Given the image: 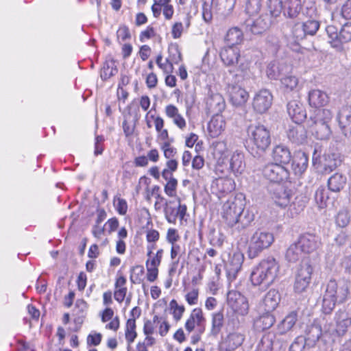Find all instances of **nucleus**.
<instances>
[{
    "label": "nucleus",
    "mask_w": 351,
    "mask_h": 351,
    "mask_svg": "<svg viewBox=\"0 0 351 351\" xmlns=\"http://www.w3.org/2000/svg\"><path fill=\"white\" fill-rule=\"evenodd\" d=\"M291 168L296 176H301L308 167V156L303 152H298L292 157Z\"/></svg>",
    "instance_id": "obj_24"
},
{
    "label": "nucleus",
    "mask_w": 351,
    "mask_h": 351,
    "mask_svg": "<svg viewBox=\"0 0 351 351\" xmlns=\"http://www.w3.org/2000/svg\"><path fill=\"white\" fill-rule=\"evenodd\" d=\"M245 164L244 155L241 152H235L230 160V169L234 174H241L244 171Z\"/></svg>",
    "instance_id": "obj_33"
},
{
    "label": "nucleus",
    "mask_w": 351,
    "mask_h": 351,
    "mask_svg": "<svg viewBox=\"0 0 351 351\" xmlns=\"http://www.w3.org/2000/svg\"><path fill=\"white\" fill-rule=\"evenodd\" d=\"M328 198V195L326 193V190L319 187L317 189L315 194V199L317 203L320 205V207H322L326 202V200Z\"/></svg>",
    "instance_id": "obj_63"
},
{
    "label": "nucleus",
    "mask_w": 351,
    "mask_h": 351,
    "mask_svg": "<svg viewBox=\"0 0 351 351\" xmlns=\"http://www.w3.org/2000/svg\"><path fill=\"white\" fill-rule=\"evenodd\" d=\"M302 9V5L300 0H285L284 1V16L287 18H296Z\"/></svg>",
    "instance_id": "obj_30"
},
{
    "label": "nucleus",
    "mask_w": 351,
    "mask_h": 351,
    "mask_svg": "<svg viewBox=\"0 0 351 351\" xmlns=\"http://www.w3.org/2000/svg\"><path fill=\"white\" fill-rule=\"evenodd\" d=\"M338 302L332 297H328L325 292L322 301V311L325 314H330L334 309L336 303Z\"/></svg>",
    "instance_id": "obj_51"
},
{
    "label": "nucleus",
    "mask_w": 351,
    "mask_h": 351,
    "mask_svg": "<svg viewBox=\"0 0 351 351\" xmlns=\"http://www.w3.org/2000/svg\"><path fill=\"white\" fill-rule=\"evenodd\" d=\"M313 269L308 261L302 262L298 269L294 283V289L297 293L304 292L308 287Z\"/></svg>",
    "instance_id": "obj_7"
},
{
    "label": "nucleus",
    "mask_w": 351,
    "mask_h": 351,
    "mask_svg": "<svg viewBox=\"0 0 351 351\" xmlns=\"http://www.w3.org/2000/svg\"><path fill=\"white\" fill-rule=\"evenodd\" d=\"M280 301L279 292L274 289H270L265 295L263 300V304L266 311H274Z\"/></svg>",
    "instance_id": "obj_32"
},
{
    "label": "nucleus",
    "mask_w": 351,
    "mask_h": 351,
    "mask_svg": "<svg viewBox=\"0 0 351 351\" xmlns=\"http://www.w3.org/2000/svg\"><path fill=\"white\" fill-rule=\"evenodd\" d=\"M291 68L285 62H271L267 68V75L271 80L280 79L288 74Z\"/></svg>",
    "instance_id": "obj_17"
},
{
    "label": "nucleus",
    "mask_w": 351,
    "mask_h": 351,
    "mask_svg": "<svg viewBox=\"0 0 351 351\" xmlns=\"http://www.w3.org/2000/svg\"><path fill=\"white\" fill-rule=\"evenodd\" d=\"M298 242L304 253H311L315 251L320 245V238L315 234L304 233L301 234Z\"/></svg>",
    "instance_id": "obj_16"
},
{
    "label": "nucleus",
    "mask_w": 351,
    "mask_h": 351,
    "mask_svg": "<svg viewBox=\"0 0 351 351\" xmlns=\"http://www.w3.org/2000/svg\"><path fill=\"white\" fill-rule=\"evenodd\" d=\"M230 345L232 344V348H237L241 346L244 341V336L238 332L231 333L228 337Z\"/></svg>",
    "instance_id": "obj_62"
},
{
    "label": "nucleus",
    "mask_w": 351,
    "mask_h": 351,
    "mask_svg": "<svg viewBox=\"0 0 351 351\" xmlns=\"http://www.w3.org/2000/svg\"><path fill=\"white\" fill-rule=\"evenodd\" d=\"M219 55L223 64L232 68L228 71L234 83L241 82L248 75L249 63L242 60L237 47H224L221 49Z\"/></svg>",
    "instance_id": "obj_1"
},
{
    "label": "nucleus",
    "mask_w": 351,
    "mask_h": 351,
    "mask_svg": "<svg viewBox=\"0 0 351 351\" xmlns=\"http://www.w3.org/2000/svg\"><path fill=\"white\" fill-rule=\"evenodd\" d=\"M226 121L224 117L221 114H213L208 124L209 135L213 138L219 136L224 130Z\"/></svg>",
    "instance_id": "obj_25"
},
{
    "label": "nucleus",
    "mask_w": 351,
    "mask_h": 351,
    "mask_svg": "<svg viewBox=\"0 0 351 351\" xmlns=\"http://www.w3.org/2000/svg\"><path fill=\"white\" fill-rule=\"evenodd\" d=\"M306 36H313L319 28V23L316 20H308L302 23Z\"/></svg>",
    "instance_id": "obj_52"
},
{
    "label": "nucleus",
    "mask_w": 351,
    "mask_h": 351,
    "mask_svg": "<svg viewBox=\"0 0 351 351\" xmlns=\"http://www.w3.org/2000/svg\"><path fill=\"white\" fill-rule=\"evenodd\" d=\"M267 311L261 315L254 322L256 327L258 330H265L270 328L276 322V319L271 313Z\"/></svg>",
    "instance_id": "obj_36"
},
{
    "label": "nucleus",
    "mask_w": 351,
    "mask_h": 351,
    "mask_svg": "<svg viewBox=\"0 0 351 351\" xmlns=\"http://www.w3.org/2000/svg\"><path fill=\"white\" fill-rule=\"evenodd\" d=\"M272 157L276 162L281 164H288L292 158L289 149L282 145H276L274 148Z\"/></svg>",
    "instance_id": "obj_28"
},
{
    "label": "nucleus",
    "mask_w": 351,
    "mask_h": 351,
    "mask_svg": "<svg viewBox=\"0 0 351 351\" xmlns=\"http://www.w3.org/2000/svg\"><path fill=\"white\" fill-rule=\"evenodd\" d=\"M296 321L297 313L295 312H291L278 325V332L280 335L285 334L293 327Z\"/></svg>",
    "instance_id": "obj_38"
},
{
    "label": "nucleus",
    "mask_w": 351,
    "mask_h": 351,
    "mask_svg": "<svg viewBox=\"0 0 351 351\" xmlns=\"http://www.w3.org/2000/svg\"><path fill=\"white\" fill-rule=\"evenodd\" d=\"M230 100L235 106H241L245 104L248 99V93L241 86L232 85L228 88Z\"/></svg>",
    "instance_id": "obj_23"
},
{
    "label": "nucleus",
    "mask_w": 351,
    "mask_h": 351,
    "mask_svg": "<svg viewBox=\"0 0 351 351\" xmlns=\"http://www.w3.org/2000/svg\"><path fill=\"white\" fill-rule=\"evenodd\" d=\"M139 183L143 184L146 186L145 199L147 201H150L152 196H156V201L154 204L155 208H156V210L160 209V208H161L160 204L165 200V197L161 196L160 194V186L158 185H154L150 191L149 188V185L150 184V180L148 178H147L146 176L141 177L139 180Z\"/></svg>",
    "instance_id": "obj_21"
},
{
    "label": "nucleus",
    "mask_w": 351,
    "mask_h": 351,
    "mask_svg": "<svg viewBox=\"0 0 351 351\" xmlns=\"http://www.w3.org/2000/svg\"><path fill=\"white\" fill-rule=\"evenodd\" d=\"M207 110L213 114H220L226 108V102L222 95L214 93L209 88L206 98Z\"/></svg>",
    "instance_id": "obj_14"
},
{
    "label": "nucleus",
    "mask_w": 351,
    "mask_h": 351,
    "mask_svg": "<svg viewBox=\"0 0 351 351\" xmlns=\"http://www.w3.org/2000/svg\"><path fill=\"white\" fill-rule=\"evenodd\" d=\"M273 96L267 89H262L254 96L252 102L254 110L259 114L266 112L271 107Z\"/></svg>",
    "instance_id": "obj_13"
},
{
    "label": "nucleus",
    "mask_w": 351,
    "mask_h": 351,
    "mask_svg": "<svg viewBox=\"0 0 351 351\" xmlns=\"http://www.w3.org/2000/svg\"><path fill=\"white\" fill-rule=\"evenodd\" d=\"M146 267H147V279L149 282L155 281L158 275V269L156 267H149V260H147L146 261Z\"/></svg>",
    "instance_id": "obj_64"
},
{
    "label": "nucleus",
    "mask_w": 351,
    "mask_h": 351,
    "mask_svg": "<svg viewBox=\"0 0 351 351\" xmlns=\"http://www.w3.org/2000/svg\"><path fill=\"white\" fill-rule=\"evenodd\" d=\"M164 202V213L167 221L170 223L175 224L178 218L177 210L178 207H173L171 204L173 203L172 201L165 200Z\"/></svg>",
    "instance_id": "obj_42"
},
{
    "label": "nucleus",
    "mask_w": 351,
    "mask_h": 351,
    "mask_svg": "<svg viewBox=\"0 0 351 351\" xmlns=\"http://www.w3.org/2000/svg\"><path fill=\"white\" fill-rule=\"evenodd\" d=\"M273 339L269 335H265L261 339L257 346V351H272Z\"/></svg>",
    "instance_id": "obj_55"
},
{
    "label": "nucleus",
    "mask_w": 351,
    "mask_h": 351,
    "mask_svg": "<svg viewBox=\"0 0 351 351\" xmlns=\"http://www.w3.org/2000/svg\"><path fill=\"white\" fill-rule=\"evenodd\" d=\"M243 256L240 253H234L226 266L227 274L229 278H235L243 264Z\"/></svg>",
    "instance_id": "obj_31"
},
{
    "label": "nucleus",
    "mask_w": 351,
    "mask_h": 351,
    "mask_svg": "<svg viewBox=\"0 0 351 351\" xmlns=\"http://www.w3.org/2000/svg\"><path fill=\"white\" fill-rule=\"evenodd\" d=\"M228 304L232 310L241 315H245L249 311V304L247 298L237 291H230L227 295Z\"/></svg>",
    "instance_id": "obj_10"
},
{
    "label": "nucleus",
    "mask_w": 351,
    "mask_h": 351,
    "mask_svg": "<svg viewBox=\"0 0 351 351\" xmlns=\"http://www.w3.org/2000/svg\"><path fill=\"white\" fill-rule=\"evenodd\" d=\"M337 120L342 134L346 136H351V107L343 106L339 111Z\"/></svg>",
    "instance_id": "obj_18"
},
{
    "label": "nucleus",
    "mask_w": 351,
    "mask_h": 351,
    "mask_svg": "<svg viewBox=\"0 0 351 351\" xmlns=\"http://www.w3.org/2000/svg\"><path fill=\"white\" fill-rule=\"evenodd\" d=\"M348 234L345 231H341L335 239V243H332L326 254V258L332 261L336 260L340 255L339 247L346 245L349 243Z\"/></svg>",
    "instance_id": "obj_19"
},
{
    "label": "nucleus",
    "mask_w": 351,
    "mask_h": 351,
    "mask_svg": "<svg viewBox=\"0 0 351 351\" xmlns=\"http://www.w3.org/2000/svg\"><path fill=\"white\" fill-rule=\"evenodd\" d=\"M350 221L348 210L346 209L340 210L336 217V223L338 226L346 227Z\"/></svg>",
    "instance_id": "obj_53"
},
{
    "label": "nucleus",
    "mask_w": 351,
    "mask_h": 351,
    "mask_svg": "<svg viewBox=\"0 0 351 351\" xmlns=\"http://www.w3.org/2000/svg\"><path fill=\"white\" fill-rule=\"evenodd\" d=\"M268 8L273 17H278L284 12V2L281 0H268Z\"/></svg>",
    "instance_id": "obj_47"
},
{
    "label": "nucleus",
    "mask_w": 351,
    "mask_h": 351,
    "mask_svg": "<svg viewBox=\"0 0 351 351\" xmlns=\"http://www.w3.org/2000/svg\"><path fill=\"white\" fill-rule=\"evenodd\" d=\"M304 28L302 24V23H295L292 29V34L293 36L297 40H302L304 38H306V34L304 32Z\"/></svg>",
    "instance_id": "obj_60"
},
{
    "label": "nucleus",
    "mask_w": 351,
    "mask_h": 351,
    "mask_svg": "<svg viewBox=\"0 0 351 351\" xmlns=\"http://www.w3.org/2000/svg\"><path fill=\"white\" fill-rule=\"evenodd\" d=\"M270 193L275 203L281 207L288 206L293 196V191L281 184L275 185Z\"/></svg>",
    "instance_id": "obj_15"
},
{
    "label": "nucleus",
    "mask_w": 351,
    "mask_h": 351,
    "mask_svg": "<svg viewBox=\"0 0 351 351\" xmlns=\"http://www.w3.org/2000/svg\"><path fill=\"white\" fill-rule=\"evenodd\" d=\"M335 328L325 330V332L328 333L333 337H343L347 331L348 327L351 325L350 319L348 317L344 310L340 309L335 314Z\"/></svg>",
    "instance_id": "obj_12"
},
{
    "label": "nucleus",
    "mask_w": 351,
    "mask_h": 351,
    "mask_svg": "<svg viewBox=\"0 0 351 351\" xmlns=\"http://www.w3.org/2000/svg\"><path fill=\"white\" fill-rule=\"evenodd\" d=\"M223 325V315L219 312L213 314L212 319V328L210 333L213 336H217Z\"/></svg>",
    "instance_id": "obj_44"
},
{
    "label": "nucleus",
    "mask_w": 351,
    "mask_h": 351,
    "mask_svg": "<svg viewBox=\"0 0 351 351\" xmlns=\"http://www.w3.org/2000/svg\"><path fill=\"white\" fill-rule=\"evenodd\" d=\"M309 128L311 132L316 138L319 140H326L329 138L331 130L328 123L326 122H321L317 121H311Z\"/></svg>",
    "instance_id": "obj_22"
},
{
    "label": "nucleus",
    "mask_w": 351,
    "mask_h": 351,
    "mask_svg": "<svg viewBox=\"0 0 351 351\" xmlns=\"http://www.w3.org/2000/svg\"><path fill=\"white\" fill-rule=\"evenodd\" d=\"M332 117V112L326 108H317L313 116L311 117V121L329 123Z\"/></svg>",
    "instance_id": "obj_43"
},
{
    "label": "nucleus",
    "mask_w": 351,
    "mask_h": 351,
    "mask_svg": "<svg viewBox=\"0 0 351 351\" xmlns=\"http://www.w3.org/2000/svg\"><path fill=\"white\" fill-rule=\"evenodd\" d=\"M312 161L317 171L326 173L332 171L341 164L343 156L339 152L333 149H329L321 156L320 153L315 149Z\"/></svg>",
    "instance_id": "obj_3"
},
{
    "label": "nucleus",
    "mask_w": 351,
    "mask_h": 351,
    "mask_svg": "<svg viewBox=\"0 0 351 351\" xmlns=\"http://www.w3.org/2000/svg\"><path fill=\"white\" fill-rule=\"evenodd\" d=\"M322 336V328L318 325H313L306 334V341H310L312 343L317 342Z\"/></svg>",
    "instance_id": "obj_48"
},
{
    "label": "nucleus",
    "mask_w": 351,
    "mask_h": 351,
    "mask_svg": "<svg viewBox=\"0 0 351 351\" xmlns=\"http://www.w3.org/2000/svg\"><path fill=\"white\" fill-rule=\"evenodd\" d=\"M236 0H219V10L224 15H228L233 10Z\"/></svg>",
    "instance_id": "obj_54"
},
{
    "label": "nucleus",
    "mask_w": 351,
    "mask_h": 351,
    "mask_svg": "<svg viewBox=\"0 0 351 351\" xmlns=\"http://www.w3.org/2000/svg\"><path fill=\"white\" fill-rule=\"evenodd\" d=\"M165 113L167 117L172 119L173 123L180 129H183L186 126L184 119L179 114L177 107L172 104H169L165 108Z\"/></svg>",
    "instance_id": "obj_37"
},
{
    "label": "nucleus",
    "mask_w": 351,
    "mask_h": 351,
    "mask_svg": "<svg viewBox=\"0 0 351 351\" xmlns=\"http://www.w3.org/2000/svg\"><path fill=\"white\" fill-rule=\"evenodd\" d=\"M325 292L328 297H332L338 302H343L349 294V287L345 281L337 282L330 280L328 282Z\"/></svg>",
    "instance_id": "obj_9"
},
{
    "label": "nucleus",
    "mask_w": 351,
    "mask_h": 351,
    "mask_svg": "<svg viewBox=\"0 0 351 351\" xmlns=\"http://www.w3.org/2000/svg\"><path fill=\"white\" fill-rule=\"evenodd\" d=\"M133 274L130 276V280L132 283L136 284L141 282V276L144 274V268L142 265H136L131 269Z\"/></svg>",
    "instance_id": "obj_59"
},
{
    "label": "nucleus",
    "mask_w": 351,
    "mask_h": 351,
    "mask_svg": "<svg viewBox=\"0 0 351 351\" xmlns=\"http://www.w3.org/2000/svg\"><path fill=\"white\" fill-rule=\"evenodd\" d=\"M247 134L250 140L258 150L263 152L269 147L271 143L270 132L263 125H250Z\"/></svg>",
    "instance_id": "obj_5"
},
{
    "label": "nucleus",
    "mask_w": 351,
    "mask_h": 351,
    "mask_svg": "<svg viewBox=\"0 0 351 351\" xmlns=\"http://www.w3.org/2000/svg\"><path fill=\"white\" fill-rule=\"evenodd\" d=\"M237 218V229L245 228L254 220L253 215H250L247 211L245 213L243 211L241 215H239V217Z\"/></svg>",
    "instance_id": "obj_50"
},
{
    "label": "nucleus",
    "mask_w": 351,
    "mask_h": 351,
    "mask_svg": "<svg viewBox=\"0 0 351 351\" xmlns=\"http://www.w3.org/2000/svg\"><path fill=\"white\" fill-rule=\"evenodd\" d=\"M274 241L273 233L263 230H257L250 238L248 246V256L254 258L265 249L268 248Z\"/></svg>",
    "instance_id": "obj_4"
},
{
    "label": "nucleus",
    "mask_w": 351,
    "mask_h": 351,
    "mask_svg": "<svg viewBox=\"0 0 351 351\" xmlns=\"http://www.w3.org/2000/svg\"><path fill=\"white\" fill-rule=\"evenodd\" d=\"M262 8V0H246L245 11L249 15H255Z\"/></svg>",
    "instance_id": "obj_46"
},
{
    "label": "nucleus",
    "mask_w": 351,
    "mask_h": 351,
    "mask_svg": "<svg viewBox=\"0 0 351 351\" xmlns=\"http://www.w3.org/2000/svg\"><path fill=\"white\" fill-rule=\"evenodd\" d=\"M328 101V95L322 90L315 89L308 93V103L312 107L319 108L326 105Z\"/></svg>",
    "instance_id": "obj_27"
},
{
    "label": "nucleus",
    "mask_w": 351,
    "mask_h": 351,
    "mask_svg": "<svg viewBox=\"0 0 351 351\" xmlns=\"http://www.w3.org/2000/svg\"><path fill=\"white\" fill-rule=\"evenodd\" d=\"M117 73V69L115 66H110L106 63L104 65L101 71V77L103 80H107L110 77L114 75Z\"/></svg>",
    "instance_id": "obj_61"
},
{
    "label": "nucleus",
    "mask_w": 351,
    "mask_h": 351,
    "mask_svg": "<svg viewBox=\"0 0 351 351\" xmlns=\"http://www.w3.org/2000/svg\"><path fill=\"white\" fill-rule=\"evenodd\" d=\"M217 184L222 193H228L234 189V182L230 178H219L217 181Z\"/></svg>",
    "instance_id": "obj_49"
},
{
    "label": "nucleus",
    "mask_w": 351,
    "mask_h": 351,
    "mask_svg": "<svg viewBox=\"0 0 351 351\" xmlns=\"http://www.w3.org/2000/svg\"><path fill=\"white\" fill-rule=\"evenodd\" d=\"M243 210L244 204L241 199L237 197L229 199L223 205V218L229 226H235L237 217L243 212Z\"/></svg>",
    "instance_id": "obj_6"
},
{
    "label": "nucleus",
    "mask_w": 351,
    "mask_h": 351,
    "mask_svg": "<svg viewBox=\"0 0 351 351\" xmlns=\"http://www.w3.org/2000/svg\"><path fill=\"white\" fill-rule=\"evenodd\" d=\"M264 178L270 182L279 183L288 179L289 172L284 166L277 163H269L262 169Z\"/></svg>",
    "instance_id": "obj_8"
},
{
    "label": "nucleus",
    "mask_w": 351,
    "mask_h": 351,
    "mask_svg": "<svg viewBox=\"0 0 351 351\" xmlns=\"http://www.w3.org/2000/svg\"><path fill=\"white\" fill-rule=\"evenodd\" d=\"M287 112L289 117L295 123H302L306 117V111L303 106L295 101H292L288 104Z\"/></svg>",
    "instance_id": "obj_26"
},
{
    "label": "nucleus",
    "mask_w": 351,
    "mask_h": 351,
    "mask_svg": "<svg viewBox=\"0 0 351 351\" xmlns=\"http://www.w3.org/2000/svg\"><path fill=\"white\" fill-rule=\"evenodd\" d=\"M289 139L293 143L300 145L305 142L306 134L305 129L300 123L291 127L287 132Z\"/></svg>",
    "instance_id": "obj_29"
},
{
    "label": "nucleus",
    "mask_w": 351,
    "mask_h": 351,
    "mask_svg": "<svg viewBox=\"0 0 351 351\" xmlns=\"http://www.w3.org/2000/svg\"><path fill=\"white\" fill-rule=\"evenodd\" d=\"M243 40V32L238 27L230 29L225 36V41L228 46L237 47Z\"/></svg>",
    "instance_id": "obj_39"
},
{
    "label": "nucleus",
    "mask_w": 351,
    "mask_h": 351,
    "mask_svg": "<svg viewBox=\"0 0 351 351\" xmlns=\"http://www.w3.org/2000/svg\"><path fill=\"white\" fill-rule=\"evenodd\" d=\"M346 177L341 173H336L328 180V189L333 192H339L346 184Z\"/></svg>",
    "instance_id": "obj_34"
},
{
    "label": "nucleus",
    "mask_w": 351,
    "mask_h": 351,
    "mask_svg": "<svg viewBox=\"0 0 351 351\" xmlns=\"http://www.w3.org/2000/svg\"><path fill=\"white\" fill-rule=\"evenodd\" d=\"M326 31L330 38L329 43H330L333 47L339 48V45H338L337 42L339 32H337V27L333 25H328L326 27Z\"/></svg>",
    "instance_id": "obj_56"
},
{
    "label": "nucleus",
    "mask_w": 351,
    "mask_h": 351,
    "mask_svg": "<svg viewBox=\"0 0 351 351\" xmlns=\"http://www.w3.org/2000/svg\"><path fill=\"white\" fill-rule=\"evenodd\" d=\"M351 41V23H346L339 32L338 45L339 47L341 44L347 43Z\"/></svg>",
    "instance_id": "obj_45"
},
{
    "label": "nucleus",
    "mask_w": 351,
    "mask_h": 351,
    "mask_svg": "<svg viewBox=\"0 0 351 351\" xmlns=\"http://www.w3.org/2000/svg\"><path fill=\"white\" fill-rule=\"evenodd\" d=\"M160 321V317L154 315L153 320L147 319L144 322L143 332L145 335H152L155 328L157 326V322Z\"/></svg>",
    "instance_id": "obj_57"
},
{
    "label": "nucleus",
    "mask_w": 351,
    "mask_h": 351,
    "mask_svg": "<svg viewBox=\"0 0 351 351\" xmlns=\"http://www.w3.org/2000/svg\"><path fill=\"white\" fill-rule=\"evenodd\" d=\"M281 88L285 93L297 91L298 90L299 80L295 75L287 74L280 78Z\"/></svg>",
    "instance_id": "obj_35"
},
{
    "label": "nucleus",
    "mask_w": 351,
    "mask_h": 351,
    "mask_svg": "<svg viewBox=\"0 0 351 351\" xmlns=\"http://www.w3.org/2000/svg\"><path fill=\"white\" fill-rule=\"evenodd\" d=\"M178 180L176 178H171L165 185V192L169 197H176L177 195Z\"/></svg>",
    "instance_id": "obj_58"
},
{
    "label": "nucleus",
    "mask_w": 351,
    "mask_h": 351,
    "mask_svg": "<svg viewBox=\"0 0 351 351\" xmlns=\"http://www.w3.org/2000/svg\"><path fill=\"white\" fill-rule=\"evenodd\" d=\"M125 339L128 342V350L130 351V345L132 343L137 337V332L136 331V321L134 319H129L126 323Z\"/></svg>",
    "instance_id": "obj_41"
},
{
    "label": "nucleus",
    "mask_w": 351,
    "mask_h": 351,
    "mask_svg": "<svg viewBox=\"0 0 351 351\" xmlns=\"http://www.w3.org/2000/svg\"><path fill=\"white\" fill-rule=\"evenodd\" d=\"M205 318L201 308H197L193 310L189 318L185 323V328L189 332H192L195 326L199 328V332L202 333L204 330Z\"/></svg>",
    "instance_id": "obj_20"
},
{
    "label": "nucleus",
    "mask_w": 351,
    "mask_h": 351,
    "mask_svg": "<svg viewBox=\"0 0 351 351\" xmlns=\"http://www.w3.org/2000/svg\"><path fill=\"white\" fill-rule=\"evenodd\" d=\"M279 269L280 265L275 258L269 257L262 260L251 273L250 280L252 285L266 290L277 278Z\"/></svg>",
    "instance_id": "obj_2"
},
{
    "label": "nucleus",
    "mask_w": 351,
    "mask_h": 351,
    "mask_svg": "<svg viewBox=\"0 0 351 351\" xmlns=\"http://www.w3.org/2000/svg\"><path fill=\"white\" fill-rule=\"evenodd\" d=\"M271 25V16L262 14L255 20L247 19L244 23L245 30L254 34H261L267 30Z\"/></svg>",
    "instance_id": "obj_11"
},
{
    "label": "nucleus",
    "mask_w": 351,
    "mask_h": 351,
    "mask_svg": "<svg viewBox=\"0 0 351 351\" xmlns=\"http://www.w3.org/2000/svg\"><path fill=\"white\" fill-rule=\"evenodd\" d=\"M303 250L298 242L292 243L287 250L285 258L289 262L295 263L302 257Z\"/></svg>",
    "instance_id": "obj_40"
}]
</instances>
